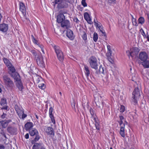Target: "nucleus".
<instances>
[{"mask_svg": "<svg viewBox=\"0 0 149 149\" xmlns=\"http://www.w3.org/2000/svg\"><path fill=\"white\" fill-rule=\"evenodd\" d=\"M84 19L88 23L90 24H92L91 19L88 13H85L84 14Z\"/></svg>", "mask_w": 149, "mask_h": 149, "instance_id": "nucleus-16", "label": "nucleus"}, {"mask_svg": "<svg viewBox=\"0 0 149 149\" xmlns=\"http://www.w3.org/2000/svg\"><path fill=\"white\" fill-rule=\"evenodd\" d=\"M35 59L37 63L38 66L42 68L45 66L43 58L41 54L38 55L37 57H36Z\"/></svg>", "mask_w": 149, "mask_h": 149, "instance_id": "nucleus-8", "label": "nucleus"}, {"mask_svg": "<svg viewBox=\"0 0 149 149\" xmlns=\"http://www.w3.org/2000/svg\"><path fill=\"white\" fill-rule=\"evenodd\" d=\"M8 24L3 23L0 24V31L3 33H6L8 30Z\"/></svg>", "mask_w": 149, "mask_h": 149, "instance_id": "nucleus-13", "label": "nucleus"}, {"mask_svg": "<svg viewBox=\"0 0 149 149\" xmlns=\"http://www.w3.org/2000/svg\"><path fill=\"white\" fill-rule=\"evenodd\" d=\"M98 38V34L96 33H94L93 35V39L95 42H96Z\"/></svg>", "mask_w": 149, "mask_h": 149, "instance_id": "nucleus-30", "label": "nucleus"}, {"mask_svg": "<svg viewBox=\"0 0 149 149\" xmlns=\"http://www.w3.org/2000/svg\"><path fill=\"white\" fill-rule=\"evenodd\" d=\"M140 32H141V33H142V32H143L144 31V30H143V29H142V28H141V29H140Z\"/></svg>", "mask_w": 149, "mask_h": 149, "instance_id": "nucleus-60", "label": "nucleus"}, {"mask_svg": "<svg viewBox=\"0 0 149 149\" xmlns=\"http://www.w3.org/2000/svg\"><path fill=\"white\" fill-rule=\"evenodd\" d=\"M66 36L70 40H73L74 38L73 31L70 29H68L67 31Z\"/></svg>", "mask_w": 149, "mask_h": 149, "instance_id": "nucleus-15", "label": "nucleus"}, {"mask_svg": "<svg viewBox=\"0 0 149 149\" xmlns=\"http://www.w3.org/2000/svg\"><path fill=\"white\" fill-rule=\"evenodd\" d=\"M138 23L143 24L145 22V19L143 17H140L138 20Z\"/></svg>", "mask_w": 149, "mask_h": 149, "instance_id": "nucleus-28", "label": "nucleus"}, {"mask_svg": "<svg viewBox=\"0 0 149 149\" xmlns=\"http://www.w3.org/2000/svg\"><path fill=\"white\" fill-rule=\"evenodd\" d=\"M45 132L49 135H54V132L52 128L50 127H45L44 129Z\"/></svg>", "mask_w": 149, "mask_h": 149, "instance_id": "nucleus-11", "label": "nucleus"}, {"mask_svg": "<svg viewBox=\"0 0 149 149\" xmlns=\"http://www.w3.org/2000/svg\"><path fill=\"white\" fill-rule=\"evenodd\" d=\"M123 121H122V120H120L119 122V124L120 125V127L121 126H122V125H123L124 124V123H123Z\"/></svg>", "mask_w": 149, "mask_h": 149, "instance_id": "nucleus-53", "label": "nucleus"}, {"mask_svg": "<svg viewBox=\"0 0 149 149\" xmlns=\"http://www.w3.org/2000/svg\"><path fill=\"white\" fill-rule=\"evenodd\" d=\"M134 75H135L134 74H133L132 75V80L133 81H135L136 80V77L134 76Z\"/></svg>", "mask_w": 149, "mask_h": 149, "instance_id": "nucleus-46", "label": "nucleus"}, {"mask_svg": "<svg viewBox=\"0 0 149 149\" xmlns=\"http://www.w3.org/2000/svg\"><path fill=\"white\" fill-rule=\"evenodd\" d=\"M33 38H32V41L35 44L37 45L39 43L38 41L33 37Z\"/></svg>", "mask_w": 149, "mask_h": 149, "instance_id": "nucleus-44", "label": "nucleus"}, {"mask_svg": "<svg viewBox=\"0 0 149 149\" xmlns=\"http://www.w3.org/2000/svg\"><path fill=\"white\" fill-rule=\"evenodd\" d=\"M35 116L36 118L38 119V116L36 114H35Z\"/></svg>", "mask_w": 149, "mask_h": 149, "instance_id": "nucleus-62", "label": "nucleus"}, {"mask_svg": "<svg viewBox=\"0 0 149 149\" xmlns=\"http://www.w3.org/2000/svg\"><path fill=\"white\" fill-rule=\"evenodd\" d=\"M27 115L26 114H24V112L21 115V116L19 117L24 120L27 117Z\"/></svg>", "mask_w": 149, "mask_h": 149, "instance_id": "nucleus-39", "label": "nucleus"}, {"mask_svg": "<svg viewBox=\"0 0 149 149\" xmlns=\"http://www.w3.org/2000/svg\"><path fill=\"white\" fill-rule=\"evenodd\" d=\"M24 137L26 139H28L29 138V134L28 133L26 134L24 136Z\"/></svg>", "mask_w": 149, "mask_h": 149, "instance_id": "nucleus-52", "label": "nucleus"}, {"mask_svg": "<svg viewBox=\"0 0 149 149\" xmlns=\"http://www.w3.org/2000/svg\"><path fill=\"white\" fill-rule=\"evenodd\" d=\"M3 61L4 63L8 67L9 70V73L11 75V74H14L15 73L17 72H15V69L11 63L10 61L7 58H4Z\"/></svg>", "mask_w": 149, "mask_h": 149, "instance_id": "nucleus-4", "label": "nucleus"}, {"mask_svg": "<svg viewBox=\"0 0 149 149\" xmlns=\"http://www.w3.org/2000/svg\"><path fill=\"white\" fill-rule=\"evenodd\" d=\"M139 58L143 61L147 60L148 58V54L145 52H140L139 55Z\"/></svg>", "mask_w": 149, "mask_h": 149, "instance_id": "nucleus-10", "label": "nucleus"}, {"mask_svg": "<svg viewBox=\"0 0 149 149\" xmlns=\"http://www.w3.org/2000/svg\"><path fill=\"white\" fill-rule=\"evenodd\" d=\"M2 17V16L1 14L0 13V22H1V18Z\"/></svg>", "mask_w": 149, "mask_h": 149, "instance_id": "nucleus-58", "label": "nucleus"}, {"mask_svg": "<svg viewBox=\"0 0 149 149\" xmlns=\"http://www.w3.org/2000/svg\"><path fill=\"white\" fill-rule=\"evenodd\" d=\"M81 4L84 7L87 6V4L86 2V0H82Z\"/></svg>", "mask_w": 149, "mask_h": 149, "instance_id": "nucleus-42", "label": "nucleus"}, {"mask_svg": "<svg viewBox=\"0 0 149 149\" xmlns=\"http://www.w3.org/2000/svg\"><path fill=\"white\" fill-rule=\"evenodd\" d=\"M53 111V109L52 107H51L49 109V116H53V115L52 113Z\"/></svg>", "mask_w": 149, "mask_h": 149, "instance_id": "nucleus-35", "label": "nucleus"}, {"mask_svg": "<svg viewBox=\"0 0 149 149\" xmlns=\"http://www.w3.org/2000/svg\"><path fill=\"white\" fill-rule=\"evenodd\" d=\"M1 105L3 106L2 109H4L7 110L8 109V107L6 106V100L4 98H2L1 99Z\"/></svg>", "mask_w": 149, "mask_h": 149, "instance_id": "nucleus-20", "label": "nucleus"}, {"mask_svg": "<svg viewBox=\"0 0 149 149\" xmlns=\"http://www.w3.org/2000/svg\"><path fill=\"white\" fill-rule=\"evenodd\" d=\"M107 51L106 54V56L107 57L109 61L111 63H113V61L111 59V55L112 51L111 50V47L110 45L108 44L107 45Z\"/></svg>", "mask_w": 149, "mask_h": 149, "instance_id": "nucleus-9", "label": "nucleus"}, {"mask_svg": "<svg viewBox=\"0 0 149 149\" xmlns=\"http://www.w3.org/2000/svg\"><path fill=\"white\" fill-rule=\"evenodd\" d=\"M95 126L96 128V129L97 130H99L100 129V127L98 125V124L97 125V124H96L95 125Z\"/></svg>", "mask_w": 149, "mask_h": 149, "instance_id": "nucleus-54", "label": "nucleus"}, {"mask_svg": "<svg viewBox=\"0 0 149 149\" xmlns=\"http://www.w3.org/2000/svg\"><path fill=\"white\" fill-rule=\"evenodd\" d=\"M88 61L90 66L95 70L98 69L97 60L96 57L94 56H91L89 59Z\"/></svg>", "mask_w": 149, "mask_h": 149, "instance_id": "nucleus-5", "label": "nucleus"}, {"mask_svg": "<svg viewBox=\"0 0 149 149\" xmlns=\"http://www.w3.org/2000/svg\"><path fill=\"white\" fill-rule=\"evenodd\" d=\"M61 26L63 28H68L70 26L69 21L67 20H64L61 24Z\"/></svg>", "mask_w": 149, "mask_h": 149, "instance_id": "nucleus-17", "label": "nucleus"}, {"mask_svg": "<svg viewBox=\"0 0 149 149\" xmlns=\"http://www.w3.org/2000/svg\"><path fill=\"white\" fill-rule=\"evenodd\" d=\"M140 96V90L137 87H136L132 93V101L133 104H136L137 103V99Z\"/></svg>", "mask_w": 149, "mask_h": 149, "instance_id": "nucleus-7", "label": "nucleus"}, {"mask_svg": "<svg viewBox=\"0 0 149 149\" xmlns=\"http://www.w3.org/2000/svg\"><path fill=\"white\" fill-rule=\"evenodd\" d=\"M119 117L120 118V120L122 121H124V117L122 116H119Z\"/></svg>", "mask_w": 149, "mask_h": 149, "instance_id": "nucleus-48", "label": "nucleus"}, {"mask_svg": "<svg viewBox=\"0 0 149 149\" xmlns=\"http://www.w3.org/2000/svg\"><path fill=\"white\" fill-rule=\"evenodd\" d=\"M97 28L99 29L100 31L102 32L103 34H105V32L103 29V26L102 25L98 27Z\"/></svg>", "mask_w": 149, "mask_h": 149, "instance_id": "nucleus-37", "label": "nucleus"}, {"mask_svg": "<svg viewBox=\"0 0 149 149\" xmlns=\"http://www.w3.org/2000/svg\"><path fill=\"white\" fill-rule=\"evenodd\" d=\"M11 76L15 80V81L16 82V86L19 90L21 91H22L24 87L19 74L17 72L15 73L14 74H11Z\"/></svg>", "mask_w": 149, "mask_h": 149, "instance_id": "nucleus-1", "label": "nucleus"}, {"mask_svg": "<svg viewBox=\"0 0 149 149\" xmlns=\"http://www.w3.org/2000/svg\"><path fill=\"white\" fill-rule=\"evenodd\" d=\"M115 0H109V3H112V2H114Z\"/></svg>", "mask_w": 149, "mask_h": 149, "instance_id": "nucleus-57", "label": "nucleus"}, {"mask_svg": "<svg viewBox=\"0 0 149 149\" xmlns=\"http://www.w3.org/2000/svg\"><path fill=\"white\" fill-rule=\"evenodd\" d=\"M29 133L31 136H33L38 134V132L36 129L33 128L30 130Z\"/></svg>", "mask_w": 149, "mask_h": 149, "instance_id": "nucleus-23", "label": "nucleus"}, {"mask_svg": "<svg viewBox=\"0 0 149 149\" xmlns=\"http://www.w3.org/2000/svg\"><path fill=\"white\" fill-rule=\"evenodd\" d=\"M70 3V0H62L61 4L59 5L58 8H66L68 5V3Z\"/></svg>", "mask_w": 149, "mask_h": 149, "instance_id": "nucleus-12", "label": "nucleus"}, {"mask_svg": "<svg viewBox=\"0 0 149 149\" xmlns=\"http://www.w3.org/2000/svg\"><path fill=\"white\" fill-rule=\"evenodd\" d=\"M37 45L41 49V51L44 54V51L43 49V45L40 44L39 43Z\"/></svg>", "mask_w": 149, "mask_h": 149, "instance_id": "nucleus-40", "label": "nucleus"}, {"mask_svg": "<svg viewBox=\"0 0 149 149\" xmlns=\"http://www.w3.org/2000/svg\"><path fill=\"white\" fill-rule=\"evenodd\" d=\"M9 122L7 120H2L0 121V125L1 127L6 128L8 125Z\"/></svg>", "mask_w": 149, "mask_h": 149, "instance_id": "nucleus-24", "label": "nucleus"}, {"mask_svg": "<svg viewBox=\"0 0 149 149\" xmlns=\"http://www.w3.org/2000/svg\"><path fill=\"white\" fill-rule=\"evenodd\" d=\"M36 135V136L34 140L35 141H38V140L39 139L40 136L39 135H38V134Z\"/></svg>", "mask_w": 149, "mask_h": 149, "instance_id": "nucleus-45", "label": "nucleus"}, {"mask_svg": "<svg viewBox=\"0 0 149 149\" xmlns=\"http://www.w3.org/2000/svg\"><path fill=\"white\" fill-rule=\"evenodd\" d=\"M38 87L44 90L46 86L44 83H40L39 84Z\"/></svg>", "mask_w": 149, "mask_h": 149, "instance_id": "nucleus-31", "label": "nucleus"}, {"mask_svg": "<svg viewBox=\"0 0 149 149\" xmlns=\"http://www.w3.org/2000/svg\"><path fill=\"white\" fill-rule=\"evenodd\" d=\"M82 38L84 40H87V35L85 32H84V34L82 36Z\"/></svg>", "mask_w": 149, "mask_h": 149, "instance_id": "nucleus-38", "label": "nucleus"}, {"mask_svg": "<svg viewBox=\"0 0 149 149\" xmlns=\"http://www.w3.org/2000/svg\"><path fill=\"white\" fill-rule=\"evenodd\" d=\"M90 113H91V114L92 115L93 114V113L91 111V110H90Z\"/></svg>", "mask_w": 149, "mask_h": 149, "instance_id": "nucleus-64", "label": "nucleus"}, {"mask_svg": "<svg viewBox=\"0 0 149 149\" xmlns=\"http://www.w3.org/2000/svg\"><path fill=\"white\" fill-rule=\"evenodd\" d=\"M74 21L77 23H78L79 22V20L77 18H76L74 19Z\"/></svg>", "mask_w": 149, "mask_h": 149, "instance_id": "nucleus-55", "label": "nucleus"}, {"mask_svg": "<svg viewBox=\"0 0 149 149\" xmlns=\"http://www.w3.org/2000/svg\"><path fill=\"white\" fill-rule=\"evenodd\" d=\"M146 38H147L148 41L149 42V35H148Z\"/></svg>", "mask_w": 149, "mask_h": 149, "instance_id": "nucleus-59", "label": "nucleus"}, {"mask_svg": "<svg viewBox=\"0 0 149 149\" xmlns=\"http://www.w3.org/2000/svg\"><path fill=\"white\" fill-rule=\"evenodd\" d=\"M125 107L123 105H121L120 109V111L121 112L123 113L125 111Z\"/></svg>", "mask_w": 149, "mask_h": 149, "instance_id": "nucleus-41", "label": "nucleus"}, {"mask_svg": "<svg viewBox=\"0 0 149 149\" xmlns=\"http://www.w3.org/2000/svg\"><path fill=\"white\" fill-rule=\"evenodd\" d=\"M28 49L30 52L32 53L33 56L35 57V58L36 57H37V56L38 55L36 51H35L34 50L31 49Z\"/></svg>", "mask_w": 149, "mask_h": 149, "instance_id": "nucleus-29", "label": "nucleus"}, {"mask_svg": "<svg viewBox=\"0 0 149 149\" xmlns=\"http://www.w3.org/2000/svg\"><path fill=\"white\" fill-rule=\"evenodd\" d=\"M84 72L86 77H88L90 74V72L89 68L87 65H84Z\"/></svg>", "mask_w": 149, "mask_h": 149, "instance_id": "nucleus-25", "label": "nucleus"}, {"mask_svg": "<svg viewBox=\"0 0 149 149\" xmlns=\"http://www.w3.org/2000/svg\"><path fill=\"white\" fill-rule=\"evenodd\" d=\"M15 109L19 116H21V115L24 112L23 109L22 108L19 107L17 106H15Z\"/></svg>", "mask_w": 149, "mask_h": 149, "instance_id": "nucleus-19", "label": "nucleus"}, {"mask_svg": "<svg viewBox=\"0 0 149 149\" xmlns=\"http://www.w3.org/2000/svg\"><path fill=\"white\" fill-rule=\"evenodd\" d=\"M141 64L145 68H149V61L146 60L143 61L141 62Z\"/></svg>", "mask_w": 149, "mask_h": 149, "instance_id": "nucleus-26", "label": "nucleus"}, {"mask_svg": "<svg viewBox=\"0 0 149 149\" xmlns=\"http://www.w3.org/2000/svg\"><path fill=\"white\" fill-rule=\"evenodd\" d=\"M40 149H45V148L43 146L41 147Z\"/></svg>", "mask_w": 149, "mask_h": 149, "instance_id": "nucleus-63", "label": "nucleus"}, {"mask_svg": "<svg viewBox=\"0 0 149 149\" xmlns=\"http://www.w3.org/2000/svg\"><path fill=\"white\" fill-rule=\"evenodd\" d=\"M62 0H55V4H57V7L58 8L59 5L61 4Z\"/></svg>", "mask_w": 149, "mask_h": 149, "instance_id": "nucleus-36", "label": "nucleus"}, {"mask_svg": "<svg viewBox=\"0 0 149 149\" xmlns=\"http://www.w3.org/2000/svg\"><path fill=\"white\" fill-rule=\"evenodd\" d=\"M147 15L149 21V13H147Z\"/></svg>", "mask_w": 149, "mask_h": 149, "instance_id": "nucleus-61", "label": "nucleus"}, {"mask_svg": "<svg viewBox=\"0 0 149 149\" xmlns=\"http://www.w3.org/2000/svg\"><path fill=\"white\" fill-rule=\"evenodd\" d=\"M52 47L55 51L58 60L60 61H62L63 59V55L60 48L58 46L55 45H53Z\"/></svg>", "mask_w": 149, "mask_h": 149, "instance_id": "nucleus-3", "label": "nucleus"}, {"mask_svg": "<svg viewBox=\"0 0 149 149\" xmlns=\"http://www.w3.org/2000/svg\"><path fill=\"white\" fill-rule=\"evenodd\" d=\"M100 72L103 74L104 72V68H103L100 67Z\"/></svg>", "mask_w": 149, "mask_h": 149, "instance_id": "nucleus-47", "label": "nucleus"}, {"mask_svg": "<svg viewBox=\"0 0 149 149\" xmlns=\"http://www.w3.org/2000/svg\"><path fill=\"white\" fill-rule=\"evenodd\" d=\"M94 22L95 25L96 26L97 28L99 27L102 25L101 24L100 22H98L97 20L96 21L95 19H94Z\"/></svg>", "mask_w": 149, "mask_h": 149, "instance_id": "nucleus-33", "label": "nucleus"}, {"mask_svg": "<svg viewBox=\"0 0 149 149\" xmlns=\"http://www.w3.org/2000/svg\"><path fill=\"white\" fill-rule=\"evenodd\" d=\"M19 6L20 11L22 13L23 15H24L26 14V10L24 4L23 2H19Z\"/></svg>", "mask_w": 149, "mask_h": 149, "instance_id": "nucleus-14", "label": "nucleus"}, {"mask_svg": "<svg viewBox=\"0 0 149 149\" xmlns=\"http://www.w3.org/2000/svg\"><path fill=\"white\" fill-rule=\"evenodd\" d=\"M65 19V16L63 14H60L57 17L56 21L58 23H61Z\"/></svg>", "mask_w": 149, "mask_h": 149, "instance_id": "nucleus-18", "label": "nucleus"}, {"mask_svg": "<svg viewBox=\"0 0 149 149\" xmlns=\"http://www.w3.org/2000/svg\"><path fill=\"white\" fill-rule=\"evenodd\" d=\"M50 118L51 119L52 122L54 124H55V121L54 119V116H49Z\"/></svg>", "mask_w": 149, "mask_h": 149, "instance_id": "nucleus-43", "label": "nucleus"}, {"mask_svg": "<svg viewBox=\"0 0 149 149\" xmlns=\"http://www.w3.org/2000/svg\"><path fill=\"white\" fill-rule=\"evenodd\" d=\"M139 51V49L137 47H133L130 49V50L126 51L127 56L130 58L131 57L132 58L134 56H136Z\"/></svg>", "mask_w": 149, "mask_h": 149, "instance_id": "nucleus-6", "label": "nucleus"}, {"mask_svg": "<svg viewBox=\"0 0 149 149\" xmlns=\"http://www.w3.org/2000/svg\"><path fill=\"white\" fill-rule=\"evenodd\" d=\"M132 24L133 25L137 26H138V24L137 23V21L136 19L134 18L133 17L132 18Z\"/></svg>", "mask_w": 149, "mask_h": 149, "instance_id": "nucleus-34", "label": "nucleus"}, {"mask_svg": "<svg viewBox=\"0 0 149 149\" xmlns=\"http://www.w3.org/2000/svg\"><path fill=\"white\" fill-rule=\"evenodd\" d=\"M108 78V76L107 75H106V77L104 79V81H107Z\"/></svg>", "mask_w": 149, "mask_h": 149, "instance_id": "nucleus-56", "label": "nucleus"}, {"mask_svg": "<svg viewBox=\"0 0 149 149\" xmlns=\"http://www.w3.org/2000/svg\"><path fill=\"white\" fill-rule=\"evenodd\" d=\"M125 124H124L120 127V135L123 137L125 136Z\"/></svg>", "mask_w": 149, "mask_h": 149, "instance_id": "nucleus-21", "label": "nucleus"}, {"mask_svg": "<svg viewBox=\"0 0 149 149\" xmlns=\"http://www.w3.org/2000/svg\"><path fill=\"white\" fill-rule=\"evenodd\" d=\"M7 131L9 133L13 134L15 131V129L13 127H8L7 128Z\"/></svg>", "mask_w": 149, "mask_h": 149, "instance_id": "nucleus-32", "label": "nucleus"}, {"mask_svg": "<svg viewBox=\"0 0 149 149\" xmlns=\"http://www.w3.org/2000/svg\"><path fill=\"white\" fill-rule=\"evenodd\" d=\"M6 114L4 113H3V115H2L1 116V117L2 118H4L6 117Z\"/></svg>", "mask_w": 149, "mask_h": 149, "instance_id": "nucleus-51", "label": "nucleus"}, {"mask_svg": "<svg viewBox=\"0 0 149 149\" xmlns=\"http://www.w3.org/2000/svg\"><path fill=\"white\" fill-rule=\"evenodd\" d=\"M141 34L144 37V38H146L147 36L146 35V33H145L144 31L143 32L141 33Z\"/></svg>", "mask_w": 149, "mask_h": 149, "instance_id": "nucleus-50", "label": "nucleus"}, {"mask_svg": "<svg viewBox=\"0 0 149 149\" xmlns=\"http://www.w3.org/2000/svg\"><path fill=\"white\" fill-rule=\"evenodd\" d=\"M33 125L31 122H27L24 125V128L26 130H28L33 127Z\"/></svg>", "mask_w": 149, "mask_h": 149, "instance_id": "nucleus-22", "label": "nucleus"}, {"mask_svg": "<svg viewBox=\"0 0 149 149\" xmlns=\"http://www.w3.org/2000/svg\"><path fill=\"white\" fill-rule=\"evenodd\" d=\"M5 147L3 145L0 144V149H4Z\"/></svg>", "mask_w": 149, "mask_h": 149, "instance_id": "nucleus-49", "label": "nucleus"}, {"mask_svg": "<svg viewBox=\"0 0 149 149\" xmlns=\"http://www.w3.org/2000/svg\"><path fill=\"white\" fill-rule=\"evenodd\" d=\"M3 79L4 85L7 88L11 89L14 87L13 81L9 77L5 75L3 77Z\"/></svg>", "mask_w": 149, "mask_h": 149, "instance_id": "nucleus-2", "label": "nucleus"}, {"mask_svg": "<svg viewBox=\"0 0 149 149\" xmlns=\"http://www.w3.org/2000/svg\"><path fill=\"white\" fill-rule=\"evenodd\" d=\"M42 147L40 144L38 143H35L33 146V149H40Z\"/></svg>", "mask_w": 149, "mask_h": 149, "instance_id": "nucleus-27", "label": "nucleus"}]
</instances>
